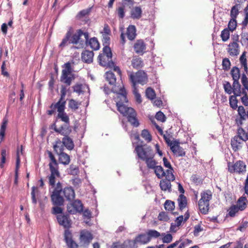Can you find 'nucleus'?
Instances as JSON below:
<instances>
[{
    "mask_svg": "<svg viewBox=\"0 0 248 248\" xmlns=\"http://www.w3.org/2000/svg\"><path fill=\"white\" fill-rule=\"evenodd\" d=\"M75 197V193L73 188L70 187H65L62 189V184L58 182L56 186L54 188L51 199L54 205H63L64 199L68 201H71Z\"/></svg>",
    "mask_w": 248,
    "mask_h": 248,
    "instance_id": "obj_1",
    "label": "nucleus"
},
{
    "mask_svg": "<svg viewBox=\"0 0 248 248\" xmlns=\"http://www.w3.org/2000/svg\"><path fill=\"white\" fill-rule=\"evenodd\" d=\"M62 74L60 77V81L65 85H62L61 89L60 98L56 103L66 104L65 96L67 92L66 86H69L72 81L75 79V75L73 73V69L71 63L70 62L65 63L62 65Z\"/></svg>",
    "mask_w": 248,
    "mask_h": 248,
    "instance_id": "obj_2",
    "label": "nucleus"
},
{
    "mask_svg": "<svg viewBox=\"0 0 248 248\" xmlns=\"http://www.w3.org/2000/svg\"><path fill=\"white\" fill-rule=\"evenodd\" d=\"M135 152L140 160L144 161L148 168H153L155 164V154L150 147H144L142 145H137Z\"/></svg>",
    "mask_w": 248,
    "mask_h": 248,
    "instance_id": "obj_3",
    "label": "nucleus"
},
{
    "mask_svg": "<svg viewBox=\"0 0 248 248\" xmlns=\"http://www.w3.org/2000/svg\"><path fill=\"white\" fill-rule=\"evenodd\" d=\"M112 54L110 48L109 47H104L102 52L98 57L99 64L104 67L107 66L110 68L113 67V70L116 72L120 78H121V70L119 67L115 66L114 62L112 60Z\"/></svg>",
    "mask_w": 248,
    "mask_h": 248,
    "instance_id": "obj_4",
    "label": "nucleus"
},
{
    "mask_svg": "<svg viewBox=\"0 0 248 248\" xmlns=\"http://www.w3.org/2000/svg\"><path fill=\"white\" fill-rule=\"evenodd\" d=\"M118 110L124 116L126 117L127 121L134 127H138L140 123L137 117V113L136 111L131 107H127L124 104H120L117 103L116 105Z\"/></svg>",
    "mask_w": 248,
    "mask_h": 248,
    "instance_id": "obj_5",
    "label": "nucleus"
},
{
    "mask_svg": "<svg viewBox=\"0 0 248 248\" xmlns=\"http://www.w3.org/2000/svg\"><path fill=\"white\" fill-rule=\"evenodd\" d=\"M66 104L64 103H52L49 107L50 109L46 111L48 115H52L58 112L57 118L64 123V124H70L69 117L65 112Z\"/></svg>",
    "mask_w": 248,
    "mask_h": 248,
    "instance_id": "obj_6",
    "label": "nucleus"
},
{
    "mask_svg": "<svg viewBox=\"0 0 248 248\" xmlns=\"http://www.w3.org/2000/svg\"><path fill=\"white\" fill-rule=\"evenodd\" d=\"M201 197L198 202L199 209L201 213L206 215L209 212L210 201L212 198V192L209 190H204L201 192Z\"/></svg>",
    "mask_w": 248,
    "mask_h": 248,
    "instance_id": "obj_7",
    "label": "nucleus"
},
{
    "mask_svg": "<svg viewBox=\"0 0 248 248\" xmlns=\"http://www.w3.org/2000/svg\"><path fill=\"white\" fill-rule=\"evenodd\" d=\"M246 137V131H242V129L237 130L236 135L231 139V142L232 148L234 152L242 148L244 142L248 140Z\"/></svg>",
    "mask_w": 248,
    "mask_h": 248,
    "instance_id": "obj_8",
    "label": "nucleus"
},
{
    "mask_svg": "<svg viewBox=\"0 0 248 248\" xmlns=\"http://www.w3.org/2000/svg\"><path fill=\"white\" fill-rule=\"evenodd\" d=\"M89 37L88 32H83L81 29L78 30L76 32L71 35L70 43L72 44H79L83 46L84 43H87Z\"/></svg>",
    "mask_w": 248,
    "mask_h": 248,
    "instance_id": "obj_9",
    "label": "nucleus"
},
{
    "mask_svg": "<svg viewBox=\"0 0 248 248\" xmlns=\"http://www.w3.org/2000/svg\"><path fill=\"white\" fill-rule=\"evenodd\" d=\"M134 4V0H123L117 4L115 12L119 18L123 19L125 16V8H131Z\"/></svg>",
    "mask_w": 248,
    "mask_h": 248,
    "instance_id": "obj_10",
    "label": "nucleus"
},
{
    "mask_svg": "<svg viewBox=\"0 0 248 248\" xmlns=\"http://www.w3.org/2000/svg\"><path fill=\"white\" fill-rule=\"evenodd\" d=\"M228 171L231 173L239 174H244L246 172L247 166L242 160L237 161L235 163H228Z\"/></svg>",
    "mask_w": 248,
    "mask_h": 248,
    "instance_id": "obj_11",
    "label": "nucleus"
},
{
    "mask_svg": "<svg viewBox=\"0 0 248 248\" xmlns=\"http://www.w3.org/2000/svg\"><path fill=\"white\" fill-rule=\"evenodd\" d=\"M130 80L132 83L133 88H135L137 83L143 85L146 82L147 75L143 71H139L135 75L131 74L130 75Z\"/></svg>",
    "mask_w": 248,
    "mask_h": 248,
    "instance_id": "obj_12",
    "label": "nucleus"
},
{
    "mask_svg": "<svg viewBox=\"0 0 248 248\" xmlns=\"http://www.w3.org/2000/svg\"><path fill=\"white\" fill-rule=\"evenodd\" d=\"M83 211V204L79 200H75L67 205V211L70 214L81 213Z\"/></svg>",
    "mask_w": 248,
    "mask_h": 248,
    "instance_id": "obj_13",
    "label": "nucleus"
},
{
    "mask_svg": "<svg viewBox=\"0 0 248 248\" xmlns=\"http://www.w3.org/2000/svg\"><path fill=\"white\" fill-rule=\"evenodd\" d=\"M93 238V236L90 232L86 230H81L79 238L80 246L87 247Z\"/></svg>",
    "mask_w": 248,
    "mask_h": 248,
    "instance_id": "obj_14",
    "label": "nucleus"
},
{
    "mask_svg": "<svg viewBox=\"0 0 248 248\" xmlns=\"http://www.w3.org/2000/svg\"><path fill=\"white\" fill-rule=\"evenodd\" d=\"M231 74L233 80L232 89L235 90V92H238V90H239V88L241 87V85L239 82L240 76L239 68L236 66L233 67L231 71Z\"/></svg>",
    "mask_w": 248,
    "mask_h": 248,
    "instance_id": "obj_15",
    "label": "nucleus"
},
{
    "mask_svg": "<svg viewBox=\"0 0 248 248\" xmlns=\"http://www.w3.org/2000/svg\"><path fill=\"white\" fill-rule=\"evenodd\" d=\"M54 130L61 135L66 137L69 136L72 132V128L70 124H64L60 127H57L55 124H54Z\"/></svg>",
    "mask_w": 248,
    "mask_h": 248,
    "instance_id": "obj_16",
    "label": "nucleus"
},
{
    "mask_svg": "<svg viewBox=\"0 0 248 248\" xmlns=\"http://www.w3.org/2000/svg\"><path fill=\"white\" fill-rule=\"evenodd\" d=\"M64 237V240L69 248H78V246L77 243L73 240L72 234L68 229L65 230Z\"/></svg>",
    "mask_w": 248,
    "mask_h": 248,
    "instance_id": "obj_17",
    "label": "nucleus"
},
{
    "mask_svg": "<svg viewBox=\"0 0 248 248\" xmlns=\"http://www.w3.org/2000/svg\"><path fill=\"white\" fill-rule=\"evenodd\" d=\"M173 154L177 157L184 156L186 152L184 149L180 146V143L177 140H174L173 144L170 147Z\"/></svg>",
    "mask_w": 248,
    "mask_h": 248,
    "instance_id": "obj_18",
    "label": "nucleus"
},
{
    "mask_svg": "<svg viewBox=\"0 0 248 248\" xmlns=\"http://www.w3.org/2000/svg\"><path fill=\"white\" fill-rule=\"evenodd\" d=\"M115 99L116 105L119 102H120V104H122L128 102L126 97V92L123 85L120 87L118 92L117 93V97Z\"/></svg>",
    "mask_w": 248,
    "mask_h": 248,
    "instance_id": "obj_19",
    "label": "nucleus"
},
{
    "mask_svg": "<svg viewBox=\"0 0 248 248\" xmlns=\"http://www.w3.org/2000/svg\"><path fill=\"white\" fill-rule=\"evenodd\" d=\"M50 174L48 176L49 180V184L52 187H54L56 182L57 178H59L61 176L60 172L59 171V169H49Z\"/></svg>",
    "mask_w": 248,
    "mask_h": 248,
    "instance_id": "obj_20",
    "label": "nucleus"
},
{
    "mask_svg": "<svg viewBox=\"0 0 248 248\" xmlns=\"http://www.w3.org/2000/svg\"><path fill=\"white\" fill-rule=\"evenodd\" d=\"M57 219L59 224L64 228L68 229L71 227V220L68 215H59L57 216Z\"/></svg>",
    "mask_w": 248,
    "mask_h": 248,
    "instance_id": "obj_21",
    "label": "nucleus"
},
{
    "mask_svg": "<svg viewBox=\"0 0 248 248\" xmlns=\"http://www.w3.org/2000/svg\"><path fill=\"white\" fill-rule=\"evenodd\" d=\"M146 44L142 40H138L134 45V49L135 52L142 55L145 52Z\"/></svg>",
    "mask_w": 248,
    "mask_h": 248,
    "instance_id": "obj_22",
    "label": "nucleus"
},
{
    "mask_svg": "<svg viewBox=\"0 0 248 248\" xmlns=\"http://www.w3.org/2000/svg\"><path fill=\"white\" fill-rule=\"evenodd\" d=\"M142 15V10L140 6L133 7L130 12V17L133 19L139 20Z\"/></svg>",
    "mask_w": 248,
    "mask_h": 248,
    "instance_id": "obj_23",
    "label": "nucleus"
},
{
    "mask_svg": "<svg viewBox=\"0 0 248 248\" xmlns=\"http://www.w3.org/2000/svg\"><path fill=\"white\" fill-rule=\"evenodd\" d=\"M235 122L238 126L237 131L242 129V131L248 132V119H236Z\"/></svg>",
    "mask_w": 248,
    "mask_h": 248,
    "instance_id": "obj_24",
    "label": "nucleus"
},
{
    "mask_svg": "<svg viewBox=\"0 0 248 248\" xmlns=\"http://www.w3.org/2000/svg\"><path fill=\"white\" fill-rule=\"evenodd\" d=\"M93 52L92 51L85 50L81 54L82 61L87 63H90L93 62Z\"/></svg>",
    "mask_w": 248,
    "mask_h": 248,
    "instance_id": "obj_25",
    "label": "nucleus"
},
{
    "mask_svg": "<svg viewBox=\"0 0 248 248\" xmlns=\"http://www.w3.org/2000/svg\"><path fill=\"white\" fill-rule=\"evenodd\" d=\"M238 92H235V90H233V93L234 95H237L238 96H240L242 95L241 98V101L244 105L245 106H248V92L246 91H241V87L239 88V90H238Z\"/></svg>",
    "mask_w": 248,
    "mask_h": 248,
    "instance_id": "obj_26",
    "label": "nucleus"
},
{
    "mask_svg": "<svg viewBox=\"0 0 248 248\" xmlns=\"http://www.w3.org/2000/svg\"><path fill=\"white\" fill-rule=\"evenodd\" d=\"M23 151V146L21 145L20 147V151L18 149L16 152V169H15V183L16 184L17 182V178H18V171L20 167V159L19 155V152H21V154H22Z\"/></svg>",
    "mask_w": 248,
    "mask_h": 248,
    "instance_id": "obj_27",
    "label": "nucleus"
},
{
    "mask_svg": "<svg viewBox=\"0 0 248 248\" xmlns=\"http://www.w3.org/2000/svg\"><path fill=\"white\" fill-rule=\"evenodd\" d=\"M144 63L142 59L138 56L133 57L131 65L135 69H140L143 66Z\"/></svg>",
    "mask_w": 248,
    "mask_h": 248,
    "instance_id": "obj_28",
    "label": "nucleus"
},
{
    "mask_svg": "<svg viewBox=\"0 0 248 248\" xmlns=\"http://www.w3.org/2000/svg\"><path fill=\"white\" fill-rule=\"evenodd\" d=\"M126 34L128 39L132 41L134 40L137 35L136 34V29L134 25H129L126 29Z\"/></svg>",
    "mask_w": 248,
    "mask_h": 248,
    "instance_id": "obj_29",
    "label": "nucleus"
},
{
    "mask_svg": "<svg viewBox=\"0 0 248 248\" xmlns=\"http://www.w3.org/2000/svg\"><path fill=\"white\" fill-rule=\"evenodd\" d=\"M134 240L136 244L139 243L142 245L146 244L150 241L147 233H141L139 234L135 237Z\"/></svg>",
    "mask_w": 248,
    "mask_h": 248,
    "instance_id": "obj_30",
    "label": "nucleus"
},
{
    "mask_svg": "<svg viewBox=\"0 0 248 248\" xmlns=\"http://www.w3.org/2000/svg\"><path fill=\"white\" fill-rule=\"evenodd\" d=\"M47 153L50 159L48 164L49 169H59V164L52 153L49 151H47Z\"/></svg>",
    "mask_w": 248,
    "mask_h": 248,
    "instance_id": "obj_31",
    "label": "nucleus"
},
{
    "mask_svg": "<svg viewBox=\"0 0 248 248\" xmlns=\"http://www.w3.org/2000/svg\"><path fill=\"white\" fill-rule=\"evenodd\" d=\"M171 180L167 179H163L160 181V187L161 190L166 191H168L169 192L171 191V185L170 183Z\"/></svg>",
    "mask_w": 248,
    "mask_h": 248,
    "instance_id": "obj_32",
    "label": "nucleus"
},
{
    "mask_svg": "<svg viewBox=\"0 0 248 248\" xmlns=\"http://www.w3.org/2000/svg\"><path fill=\"white\" fill-rule=\"evenodd\" d=\"M248 203V201L247 198L242 196L238 199L236 205L238 207V209H240V211H243L247 208Z\"/></svg>",
    "mask_w": 248,
    "mask_h": 248,
    "instance_id": "obj_33",
    "label": "nucleus"
},
{
    "mask_svg": "<svg viewBox=\"0 0 248 248\" xmlns=\"http://www.w3.org/2000/svg\"><path fill=\"white\" fill-rule=\"evenodd\" d=\"M177 202L179 209L182 211L187 205V200L186 197L184 194H180L178 199Z\"/></svg>",
    "mask_w": 248,
    "mask_h": 248,
    "instance_id": "obj_34",
    "label": "nucleus"
},
{
    "mask_svg": "<svg viewBox=\"0 0 248 248\" xmlns=\"http://www.w3.org/2000/svg\"><path fill=\"white\" fill-rule=\"evenodd\" d=\"M239 46L236 42H232L229 45L228 52L232 56H236L239 53Z\"/></svg>",
    "mask_w": 248,
    "mask_h": 248,
    "instance_id": "obj_35",
    "label": "nucleus"
},
{
    "mask_svg": "<svg viewBox=\"0 0 248 248\" xmlns=\"http://www.w3.org/2000/svg\"><path fill=\"white\" fill-rule=\"evenodd\" d=\"M72 35V31L69 30L67 31L64 37L62 40V42L59 45V47L62 49L65 46H67L70 43V38Z\"/></svg>",
    "mask_w": 248,
    "mask_h": 248,
    "instance_id": "obj_36",
    "label": "nucleus"
},
{
    "mask_svg": "<svg viewBox=\"0 0 248 248\" xmlns=\"http://www.w3.org/2000/svg\"><path fill=\"white\" fill-rule=\"evenodd\" d=\"M157 162L155 161V164L153 168H148L154 170L155 173L157 178L160 179L165 175V171L161 166H156Z\"/></svg>",
    "mask_w": 248,
    "mask_h": 248,
    "instance_id": "obj_37",
    "label": "nucleus"
},
{
    "mask_svg": "<svg viewBox=\"0 0 248 248\" xmlns=\"http://www.w3.org/2000/svg\"><path fill=\"white\" fill-rule=\"evenodd\" d=\"M106 78L109 84L116 86V78L114 74L111 71H108L106 73Z\"/></svg>",
    "mask_w": 248,
    "mask_h": 248,
    "instance_id": "obj_38",
    "label": "nucleus"
},
{
    "mask_svg": "<svg viewBox=\"0 0 248 248\" xmlns=\"http://www.w3.org/2000/svg\"><path fill=\"white\" fill-rule=\"evenodd\" d=\"M7 124L8 119L6 118H4L0 128V143L4 138Z\"/></svg>",
    "mask_w": 248,
    "mask_h": 248,
    "instance_id": "obj_39",
    "label": "nucleus"
},
{
    "mask_svg": "<svg viewBox=\"0 0 248 248\" xmlns=\"http://www.w3.org/2000/svg\"><path fill=\"white\" fill-rule=\"evenodd\" d=\"M62 141L64 146L68 149L71 150L74 147V144L73 140L69 136L64 137L62 139Z\"/></svg>",
    "mask_w": 248,
    "mask_h": 248,
    "instance_id": "obj_40",
    "label": "nucleus"
},
{
    "mask_svg": "<svg viewBox=\"0 0 248 248\" xmlns=\"http://www.w3.org/2000/svg\"><path fill=\"white\" fill-rule=\"evenodd\" d=\"M190 217V214L189 211L187 210L185 214L184 217L181 215L177 217L175 220V224L177 227L180 226L182 222L184 221V222L186 221Z\"/></svg>",
    "mask_w": 248,
    "mask_h": 248,
    "instance_id": "obj_41",
    "label": "nucleus"
},
{
    "mask_svg": "<svg viewBox=\"0 0 248 248\" xmlns=\"http://www.w3.org/2000/svg\"><path fill=\"white\" fill-rule=\"evenodd\" d=\"M85 43H88V45L92 49L95 50L99 49L100 47L99 43L97 40V39L95 37L92 38L90 40L88 39L87 42Z\"/></svg>",
    "mask_w": 248,
    "mask_h": 248,
    "instance_id": "obj_42",
    "label": "nucleus"
},
{
    "mask_svg": "<svg viewBox=\"0 0 248 248\" xmlns=\"http://www.w3.org/2000/svg\"><path fill=\"white\" fill-rule=\"evenodd\" d=\"M64 146L62 141L59 139L56 141L55 144L53 146V148L55 152L59 155L63 153Z\"/></svg>",
    "mask_w": 248,
    "mask_h": 248,
    "instance_id": "obj_43",
    "label": "nucleus"
},
{
    "mask_svg": "<svg viewBox=\"0 0 248 248\" xmlns=\"http://www.w3.org/2000/svg\"><path fill=\"white\" fill-rule=\"evenodd\" d=\"M59 155V161L63 165H68L70 163V158L69 155L65 153H62L58 155Z\"/></svg>",
    "mask_w": 248,
    "mask_h": 248,
    "instance_id": "obj_44",
    "label": "nucleus"
},
{
    "mask_svg": "<svg viewBox=\"0 0 248 248\" xmlns=\"http://www.w3.org/2000/svg\"><path fill=\"white\" fill-rule=\"evenodd\" d=\"M81 103L74 99H71L68 101V107L72 111H76L79 107Z\"/></svg>",
    "mask_w": 248,
    "mask_h": 248,
    "instance_id": "obj_45",
    "label": "nucleus"
},
{
    "mask_svg": "<svg viewBox=\"0 0 248 248\" xmlns=\"http://www.w3.org/2000/svg\"><path fill=\"white\" fill-rule=\"evenodd\" d=\"M239 118L236 119H248V111H246L244 107L240 106L238 108Z\"/></svg>",
    "mask_w": 248,
    "mask_h": 248,
    "instance_id": "obj_46",
    "label": "nucleus"
},
{
    "mask_svg": "<svg viewBox=\"0 0 248 248\" xmlns=\"http://www.w3.org/2000/svg\"><path fill=\"white\" fill-rule=\"evenodd\" d=\"M237 95H231L229 98V103L230 107L233 109H236L238 107L237 103L238 100L236 99Z\"/></svg>",
    "mask_w": 248,
    "mask_h": 248,
    "instance_id": "obj_47",
    "label": "nucleus"
},
{
    "mask_svg": "<svg viewBox=\"0 0 248 248\" xmlns=\"http://www.w3.org/2000/svg\"><path fill=\"white\" fill-rule=\"evenodd\" d=\"M246 73H243L241 78V83L244 86L242 89L241 91H246L248 92V78L246 76Z\"/></svg>",
    "mask_w": 248,
    "mask_h": 248,
    "instance_id": "obj_48",
    "label": "nucleus"
},
{
    "mask_svg": "<svg viewBox=\"0 0 248 248\" xmlns=\"http://www.w3.org/2000/svg\"><path fill=\"white\" fill-rule=\"evenodd\" d=\"M246 52L244 51L243 52L242 54L240 56V62L242 64V66H243L245 72L246 73H248V66L247 62V59L246 58Z\"/></svg>",
    "mask_w": 248,
    "mask_h": 248,
    "instance_id": "obj_49",
    "label": "nucleus"
},
{
    "mask_svg": "<svg viewBox=\"0 0 248 248\" xmlns=\"http://www.w3.org/2000/svg\"><path fill=\"white\" fill-rule=\"evenodd\" d=\"M124 248H137V244L135 241L131 240H126L123 243Z\"/></svg>",
    "mask_w": 248,
    "mask_h": 248,
    "instance_id": "obj_50",
    "label": "nucleus"
},
{
    "mask_svg": "<svg viewBox=\"0 0 248 248\" xmlns=\"http://www.w3.org/2000/svg\"><path fill=\"white\" fill-rule=\"evenodd\" d=\"M68 172L70 175H77L79 173V168L78 166L71 164L68 169Z\"/></svg>",
    "mask_w": 248,
    "mask_h": 248,
    "instance_id": "obj_51",
    "label": "nucleus"
},
{
    "mask_svg": "<svg viewBox=\"0 0 248 248\" xmlns=\"http://www.w3.org/2000/svg\"><path fill=\"white\" fill-rule=\"evenodd\" d=\"M164 207L166 210L173 211L175 208L174 202L170 200H167L164 203Z\"/></svg>",
    "mask_w": 248,
    "mask_h": 248,
    "instance_id": "obj_52",
    "label": "nucleus"
},
{
    "mask_svg": "<svg viewBox=\"0 0 248 248\" xmlns=\"http://www.w3.org/2000/svg\"><path fill=\"white\" fill-rule=\"evenodd\" d=\"M146 96L150 100L155 98L156 94L155 91L151 87H148L146 90Z\"/></svg>",
    "mask_w": 248,
    "mask_h": 248,
    "instance_id": "obj_53",
    "label": "nucleus"
},
{
    "mask_svg": "<svg viewBox=\"0 0 248 248\" xmlns=\"http://www.w3.org/2000/svg\"><path fill=\"white\" fill-rule=\"evenodd\" d=\"M141 136L147 142L152 140V136L147 129H144L142 131Z\"/></svg>",
    "mask_w": 248,
    "mask_h": 248,
    "instance_id": "obj_54",
    "label": "nucleus"
},
{
    "mask_svg": "<svg viewBox=\"0 0 248 248\" xmlns=\"http://www.w3.org/2000/svg\"><path fill=\"white\" fill-rule=\"evenodd\" d=\"M90 11L91 10L90 8L80 11L76 16L77 19L78 20H81L83 17L88 15Z\"/></svg>",
    "mask_w": 248,
    "mask_h": 248,
    "instance_id": "obj_55",
    "label": "nucleus"
},
{
    "mask_svg": "<svg viewBox=\"0 0 248 248\" xmlns=\"http://www.w3.org/2000/svg\"><path fill=\"white\" fill-rule=\"evenodd\" d=\"M147 234L151 241L152 238H157L160 236V233L155 230H149L147 232Z\"/></svg>",
    "mask_w": 248,
    "mask_h": 248,
    "instance_id": "obj_56",
    "label": "nucleus"
},
{
    "mask_svg": "<svg viewBox=\"0 0 248 248\" xmlns=\"http://www.w3.org/2000/svg\"><path fill=\"white\" fill-rule=\"evenodd\" d=\"M220 36L223 41H227L230 37V30L227 28L224 29L221 31Z\"/></svg>",
    "mask_w": 248,
    "mask_h": 248,
    "instance_id": "obj_57",
    "label": "nucleus"
},
{
    "mask_svg": "<svg viewBox=\"0 0 248 248\" xmlns=\"http://www.w3.org/2000/svg\"><path fill=\"white\" fill-rule=\"evenodd\" d=\"M228 211L229 215L231 217H234L240 209H238V207L236 205H233L230 207Z\"/></svg>",
    "mask_w": 248,
    "mask_h": 248,
    "instance_id": "obj_58",
    "label": "nucleus"
},
{
    "mask_svg": "<svg viewBox=\"0 0 248 248\" xmlns=\"http://www.w3.org/2000/svg\"><path fill=\"white\" fill-rule=\"evenodd\" d=\"M237 22L236 19L232 18L229 21L228 25L229 30L231 31H233L235 30Z\"/></svg>",
    "mask_w": 248,
    "mask_h": 248,
    "instance_id": "obj_59",
    "label": "nucleus"
},
{
    "mask_svg": "<svg viewBox=\"0 0 248 248\" xmlns=\"http://www.w3.org/2000/svg\"><path fill=\"white\" fill-rule=\"evenodd\" d=\"M238 13V5L236 4L232 8L230 16L232 18L236 19Z\"/></svg>",
    "mask_w": 248,
    "mask_h": 248,
    "instance_id": "obj_60",
    "label": "nucleus"
},
{
    "mask_svg": "<svg viewBox=\"0 0 248 248\" xmlns=\"http://www.w3.org/2000/svg\"><path fill=\"white\" fill-rule=\"evenodd\" d=\"M6 155V150L4 149H2L1 152V160L0 162V168H3L4 164L5 163Z\"/></svg>",
    "mask_w": 248,
    "mask_h": 248,
    "instance_id": "obj_61",
    "label": "nucleus"
},
{
    "mask_svg": "<svg viewBox=\"0 0 248 248\" xmlns=\"http://www.w3.org/2000/svg\"><path fill=\"white\" fill-rule=\"evenodd\" d=\"M158 219L160 221H168L169 220L170 218L167 213L161 212L158 216Z\"/></svg>",
    "mask_w": 248,
    "mask_h": 248,
    "instance_id": "obj_62",
    "label": "nucleus"
},
{
    "mask_svg": "<svg viewBox=\"0 0 248 248\" xmlns=\"http://www.w3.org/2000/svg\"><path fill=\"white\" fill-rule=\"evenodd\" d=\"M173 168L171 169H168L165 171V175L164 176L166 177L165 179H170L171 181H174L175 180V177L172 173Z\"/></svg>",
    "mask_w": 248,
    "mask_h": 248,
    "instance_id": "obj_63",
    "label": "nucleus"
},
{
    "mask_svg": "<svg viewBox=\"0 0 248 248\" xmlns=\"http://www.w3.org/2000/svg\"><path fill=\"white\" fill-rule=\"evenodd\" d=\"M222 68L224 70H228L230 68L231 62L228 58H224L222 60Z\"/></svg>",
    "mask_w": 248,
    "mask_h": 248,
    "instance_id": "obj_64",
    "label": "nucleus"
}]
</instances>
